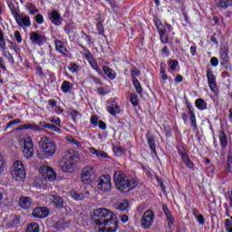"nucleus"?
I'll return each instance as SVG.
<instances>
[{
  "label": "nucleus",
  "instance_id": "nucleus-55",
  "mask_svg": "<svg viewBox=\"0 0 232 232\" xmlns=\"http://www.w3.org/2000/svg\"><path fill=\"white\" fill-rule=\"evenodd\" d=\"M14 39L19 44L23 43V37L21 36V33H19V31L14 32Z\"/></svg>",
  "mask_w": 232,
  "mask_h": 232
},
{
  "label": "nucleus",
  "instance_id": "nucleus-53",
  "mask_svg": "<svg viewBox=\"0 0 232 232\" xmlns=\"http://www.w3.org/2000/svg\"><path fill=\"white\" fill-rule=\"evenodd\" d=\"M220 58L225 61V63H227V59H229V55L227 53V51L224 50L220 52Z\"/></svg>",
  "mask_w": 232,
  "mask_h": 232
},
{
  "label": "nucleus",
  "instance_id": "nucleus-38",
  "mask_svg": "<svg viewBox=\"0 0 232 232\" xmlns=\"http://www.w3.org/2000/svg\"><path fill=\"white\" fill-rule=\"evenodd\" d=\"M128 208H130V201L123 199L121 202H120L117 209H119L120 211H126Z\"/></svg>",
  "mask_w": 232,
  "mask_h": 232
},
{
  "label": "nucleus",
  "instance_id": "nucleus-8",
  "mask_svg": "<svg viewBox=\"0 0 232 232\" xmlns=\"http://www.w3.org/2000/svg\"><path fill=\"white\" fill-rule=\"evenodd\" d=\"M39 172L46 180H49V182H55V180H57V172L53 170L52 167L42 166Z\"/></svg>",
  "mask_w": 232,
  "mask_h": 232
},
{
  "label": "nucleus",
  "instance_id": "nucleus-52",
  "mask_svg": "<svg viewBox=\"0 0 232 232\" xmlns=\"http://www.w3.org/2000/svg\"><path fill=\"white\" fill-rule=\"evenodd\" d=\"M148 144H149L150 149L151 150V151H155V139L149 138L148 139Z\"/></svg>",
  "mask_w": 232,
  "mask_h": 232
},
{
  "label": "nucleus",
  "instance_id": "nucleus-43",
  "mask_svg": "<svg viewBox=\"0 0 232 232\" xmlns=\"http://www.w3.org/2000/svg\"><path fill=\"white\" fill-rule=\"evenodd\" d=\"M96 30L99 35H104V25H102V22L99 21L96 24Z\"/></svg>",
  "mask_w": 232,
  "mask_h": 232
},
{
  "label": "nucleus",
  "instance_id": "nucleus-58",
  "mask_svg": "<svg viewBox=\"0 0 232 232\" xmlns=\"http://www.w3.org/2000/svg\"><path fill=\"white\" fill-rule=\"evenodd\" d=\"M91 124H92V126H98L99 125V119L97 118V116L92 115L91 117Z\"/></svg>",
  "mask_w": 232,
  "mask_h": 232
},
{
  "label": "nucleus",
  "instance_id": "nucleus-47",
  "mask_svg": "<svg viewBox=\"0 0 232 232\" xmlns=\"http://www.w3.org/2000/svg\"><path fill=\"white\" fill-rule=\"evenodd\" d=\"M15 227V219H11L5 224V229H12V227Z\"/></svg>",
  "mask_w": 232,
  "mask_h": 232
},
{
  "label": "nucleus",
  "instance_id": "nucleus-28",
  "mask_svg": "<svg viewBox=\"0 0 232 232\" xmlns=\"http://www.w3.org/2000/svg\"><path fill=\"white\" fill-rule=\"evenodd\" d=\"M40 124L43 128H47V130H51L52 131H55L56 133H62L61 129L53 124L46 123L45 121H42L40 122Z\"/></svg>",
  "mask_w": 232,
  "mask_h": 232
},
{
  "label": "nucleus",
  "instance_id": "nucleus-57",
  "mask_svg": "<svg viewBox=\"0 0 232 232\" xmlns=\"http://www.w3.org/2000/svg\"><path fill=\"white\" fill-rule=\"evenodd\" d=\"M210 64H211V66H213L214 68H217V66H218V58H217V57H212L211 59H210Z\"/></svg>",
  "mask_w": 232,
  "mask_h": 232
},
{
  "label": "nucleus",
  "instance_id": "nucleus-2",
  "mask_svg": "<svg viewBox=\"0 0 232 232\" xmlns=\"http://www.w3.org/2000/svg\"><path fill=\"white\" fill-rule=\"evenodd\" d=\"M114 182L117 189L121 193H130L138 186L137 179L131 177H127L122 170H117L114 173Z\"/></svg>",
  "mask_w": 232,
  "mask_h": 232
},
{
  "label": "nucleus",
  "instance_id": "nucleus-50",
  "mask_svg": "<svg viewBox=\"0 0 232 232\" xmlns=\"http://www.w3.org/2000/svg\"><path fill=\"white\" fill-rule=\"evenodd\" d=\"M14 124H21V119H15L14 121H9L5 127V130H8V128H12Z\"/></svg>",
  "mask_w": 232,
  "mask_h": 232
},
{
  "label": "nucleus",
  "instance_id": "nucleus-5",
  "mask_svg": "<svg viewBox=\"0 0 232 232\" xmlns=\"http://www.w3.org/2000/svg\"><path fill=\"white\" fill-rule=\"evenodd\" d=\"M81 179L83 184H92L95 179H97V169H95V167L90 165L85 166L82 169Z\"/></svg>",
  "mask_w": 232,
  "mask_h": 232
},
{
  "label": "nucleus",
  "instance_id": "nucleus-62",
  "mask_svg": "<svg viewBox=\"0 0 232 232\" xmlns=\"http://www.w3.org/2000/svg\"><path fill=\"white\" fill-rule=\"evenodd\" d=\"M184 81V77L180 74H177L175 77V82H182Z\"/></svg>",
  "mask_w": 232,
  "mask_h": 232
},
{
  "label": "nucleus",
  "instance_id": "nucleus-34",
  "mask_svg": "<svg viewBox=\"0 0 232 232\" xmlns=\"http://www.w3.org/2000/svg\"><path fill=\"white\" fill-rule=\"evenodd\" d=\"M26 232H40L39 224L31 222L26 228Z\"/></svg>",
  "mask_w": 232,
  "mask_h": 232
},
{
  "label": "nucleus",
  "instance_id": "nucleus-6",
  "mask_svg": "<svg viewBox=\"0 0 232 232\" xmlns=\"http://www.w3.org/2000/svg\"><path fill=\"white\" fill-rule=\"evenodd\" d=\"M142 229H150L155 224V213L152 210H146L141 217Z\"/></svg>",
  "mask_w": 232,
  "mask_h": 232
},
{
  "label": "nucleus",
  "instance_id": "nucleus-15",
  "mask_svg": "<svg viewBox=\"0 0 232 232\" xmlns=\"http://www.w3.org/2000/svg\"><path fill=\"white\" fill-rule=\"evenodd\" d=\"M32 215L34 218H46L50 215V210L46 207H39L33 210Z\"/></svg>",
  "mask_w": 232,
  "mask_h": 232
},
{
  "label": "nucleus",
  "instance_id": "nucleus-40",
  "mask_svg": "<svg viewBox=\"0 0 232 232\" xmlns=\"http://www.w3.org/2000/svg\"><path fill=\"white\" fill-rule=\"evenodd\" d=\"M132 84L138 93H142V87L140 86V82H139L137 78L132 80Z\"/></svg>",
  "mask_w": 232,
  "mask_h": 232
},
{
  "label": "nucleus",
  "instance_id": "nucleus-51",
  "mask_svg": "<svg viewBox=\"0 0 232 232\" xmlns=\"http://www.w3.org/2000/svg\"><path fill=\"white\" fill-rule=\"evenodd\" d=\"M49 121L53 124H57V126H61V118H59V117H50Z\"/></svg>",
  "mask_w": 232,
  "mask_h": 232
},
{
  "label": "nucleus",
  "instance_id": "nucleus-35",
  "mask_svg": "<svg viewBox=\"0 0 232 232\" xmlns=\"http://www.w3.org/2000/svg\"><path fill=\"white\" fill-rule=\"evenodd\" d=\"M13 17H15V15H17L19 14V11H17V9L15 8V5H14V0H12L11 2H7L6 3Z\"/></svg>",
  "mask_w": 232,
  "mask_h": 232
},
{
  "label": "nucleus",
  "instance_id": "nucleus-14",
  "mask_svg": "<svg viewBox=\"0 0 232 232\" xmlns=\"http://www.w3.org/2000/svg\"><path fill=\"white\" fill-rule=\"evenodd\" d=\"M207 79L208 87L211 92H217V76H215V73H213V71L211 69L207 70Z\"/></svg>",
  "mask_w": 232,
  "mask_h": 232
},
{
  "label": "nucleus",
  "instance_id": "nucleus-18",
  "mask_svg": "<svg viewBox=\"0 0 232 232\" xmlns=\"http://www.w3.org/2000/svg\"><path fill=\"white\" fill-rule=\"evenodd\" d=\"M63 160L72 162V164H77V161L79 160V152L73 150H69L65 153Z\"/></svg>",
  "mask_w": 232,
  "mask_h": 232
},
{
  "label": "nucleus",
  "instance_id": "nucleus-22",
  "mask_svg": "<svg viewBox=\"0 0 232 232\" xmlns=\"http://www.w3.org/2000/svg\"><path fill=\"white\" fill-rule=\"evenodd\" d=\"M70 195L74 200H84L86 195H89V192H77L75 190H71Z\"/></svg>",
  "mask_w": 232,
  "mask_h": 232
},
{
  "label": "nucleus",
  "instance_id": "nucleus-25",
  "mask_svg": "<svg viewBox=\"0 0 232 232\" xmlns=\"http://www.w3.org/2000/svg\"><path fill=\"white\" fill-rule=\"evenodd\" d=\"M61 90L64 93H72V90H73V84L69 81H63L61 85Z\"/></svg>",
  "mask_w": 232,
  "mask_h": 232
},
{
  "label": "nucleus",
  "instance_id": "nucleus-4",
  "mask_svg": "<svg viewBox=\"0 0 232 232\" xmlns=\"http://www.w3.org/2000/svg\"><path fill=\"white\" fill-rule=\"evenodd\" d=\"M10 173L14 180L16 182H23L26 178V170L24 169L23 161L15 160L11 167Z\"/></svg>",
  "mask_w": 232,
  "mask_h": 232
},
{
  "label": "nucleus",
  "instance_id": "nucleus-59",
  "mask_svg": "<svg viewBox=\"0 0 232 232\" xmlns=\"http://www.w3.org/2000/svg\"><path fill=\"white\" fill-rule=\"evenodd\" d=\"M130 75L132 77V80L137 79V77H139V75H140V72H139V70H137V69H133L130 72Z\"/></svg>",
  "mask_w": 232,
  "mask_h": 232
},
{
  "label": "nucleus",
  "instance_id": "nucleus-1",
  "mask_svg": "<svg viewBox=\"0 0 232 232\" xmlns=\"http://www.w3.org/2000/svg\"><path fill=\"white\" fill-rule=\"evenodd\" d=\"M92 220L99 232H117L119 229L117 215L106 208L94 209Z\"/></svg>",
  "mask_w": 232,
  "mask_h": 232
},
{
  "label": "nucleus",
  "instance_id": "nucleus-44",
  "mask_svg": "<svg viewBox=\"0 0 232 232\" xmlns=\"http://www.w3.org/2000/svg\"><path fill=\"white\" fill-rule=\"evenodd\" d=\"M166 218H167L169 227H172L173 224H175V218L173 217V215L167 214Z\"/></svg>",
  "mask_w": 232,
  "mask_h": 232
},
{
  "label": "nucleus",
  "instance_id": "nucleus-11",
  "mask_svg": "<svg viewBox=\"0 0 232 232\" xmlns=\"http://www.w3.org/2000/svg\"><path fill=\"white\" fill-rule=\"evenodd\" d=\"M155 26L160 34L161 43L166 44L168 41H169L168 34L166 33V27H164V24H162V22H160L159 19L155 20Z\"/></svg>",
  "mask_w": 232,
  "mask_h": 232
},
{
  "label": "nucleus",
  "instance_id": "nucleus-45",
  "mask_svg": "<svg viewBox=\"0 0 232 232\" xmlns=\"http://www.w3.org/2000/svg\"><path fill=\"white\" fill-rule=\"evenodd\" d=\"M73 30H75V25L73 24H66L64 26V32L65 34H68V35H70V34H73Z\"/></svg>",
  "mask_w": 232,
  "mask_h": 232
},
{
  "label": "nucleus",
  "instance_id": "nucleus-33",
  "mask_svg": "<svg viewBox=\"0 0 232 232\" xmlns=\"http://www.w3.org/2000/svg\"><path fill=\"white\" fill-rule=\"evenodd\" d=\"M19 130H34L35 131H38L39 127L35 125V123H25L24 125H21L19 127Z\"/></svg>",
  "mask_w": 232,
  "mask_h": 232
},
{
  "label": "nucleus",
  "instance_id": "nucleus-60",
  "mask_svg": "<svg viewBox=\"0 0 232 232\" xmlns=\"http://www.w3.org/2000/svg\"><path fill=\"white\" fill-rule=\"evenodd\" d=\"M69 70L72 72V73H76L77 70H79V66H77L75 63H72L70 65Z\"/></svg>",
  "mask_w": 232,
  "mask_h": 232
},
{
  "label": "nucleus",
  "instance_id": "nucleus-54",
  "mask_svg": "<svg viewBox=\"0 0 232 232\" xmlns=\"http://www.w3.org/2000/svg\"><path fill=\"white\" fill-rule=\"evenodd\" d=\"M35 22L37 23V24H43V23H44V17L43 16V14H36Z\"/></svg>",
  "mask_w": 232,
  "mask_h": 232
},
{
  "label": "nucleus",
  "instance_id": "nucleus-26",
  "mask_svg": "<svg viewBox=\"0 0 232 232\" xmlns=\"http://www.w3.org/2000/svg\"><path fill=\"white\" fill-rule=\"evenodd\" d=\"M218 137L221 148L226 150V148H227V136L226 135V132H224V130H220Z\"/></svg>",
  "mask_w": 232,
  "mask_h": 232
},
{
  "label": "nucleus",
  "instance_id": "nucleus-27",
  "mask_svg": "<svg viewBox=\"0 0 232 232\" xmlns=\"http://www.w3.org/2000/svg\"><path fill=\"white\" fill-rule=\"evenodd\" d=\"M195 106L196 108H198V110H200V111H204V110H208V103L202 98H198L196 100Z\"/></svg>",
  "mask_w": 232,
  "mask_h": 232
},
{
  "label": "nucleus",
  "instance_id": "nucleus-3",
  "mask_svg": "<svg viewBox=\"0 0 232 232\" xmlns=\"http://www.w3.org/2000/svg\"><path fill=\"white\" fill-rule=\"evenodd\" d=\"M39 146L44 157H53L57 151V144L48 137L41 138Z\"/></svg>",
  "mask_w": 232,
  "mask_h": 232
},
{
  "label": "nucleus",
  "instance_id": "nucleus-31",
  "mask_svg": "<svg viewBox=\"0 0 232 232\" xmlns=\"http://www.w3.org/2000/svg\"><path fill=\"white\" fill-rule=\"evenodd\" d=\"M102 71L107 75V77H109V79H111V81H113V79L117 77V74L115 73V72L108 66H103Z\"/></svg>",
  "mask_w": 232,
  "mask_h": 232
},
{
  "label": "nucleus",
  "instance_id": "nucleus-64",
  "mask_svg": "<svg viewBox=\"0 0 232 232\" xmlns=\"http://www.w3.org/2000/svg\"><path fill=\"white\" fill-rule=\"evenodd\" d=\"M48 103H49V106H52V108H55V106H57V101L55 100H49Z\"/></svg>",
  "mask_w": 232,
  "mask_h": 232
},
{
  "label": "nucleus",
  "instance_id": "nucleus-48",
  "mask_svg": "<svg viewBox=\"0 0 232 232\" xmlns=\"http://www.w3.org/2000/svg\"><path fill=\"white\" fill-rule=\"evenodd\" d=\"M225 229L227 232H232V221L229 219L225 220Z\"/></svg>",
  "mask_w": 232,
  "mask_h": 232
},
{
  "label": "nucleus",
  "instance_id": "nucleus-24",
  "mask_svg": "<svg viewBox=\"0 0 232 232\" xmlns=\"http://www.w3.org/2000/svg\"><path fill=\"white\" fill-rule=\"evenodd\" d=\"M55 48L56 51L60 53H63V55H68V49L66 48V46H64V44H63L61 40L55 41Z\"/></svg>",
  "mask_w": 232,
  "mask_h": 232
},
{
  "label": "nucleus",
  "instance_id": "nucleus-12",
  "mask_svg": "<svg viewBox=\"0 0 232 232\" xmlns=\"http://www.w3.org/2000/svg\"><path fill=\"white\" fill-rule=\"evenodd\" d=\"M14 19L16 22V24L21 27L28 28L32 26V20H30V16L25 14H20L19 13L17 15L14 16Z\"/></svg>",
  "mask_w": 232,
  "mask_h": 232
},
{
  "label": "nucleus",
  "instance_id": "nucleus-7",
  "mask_svg": "<svg viewBox=\"0 0 232 232\" xmlns=\"http://www.w3.org/2000/svg\"><path fill=\"white\" fill-rule=\"evenodd\" d=\"M98 189L101 193H108L109 191H111V177L110 175L100 177Z\"/></svg>",
  "mask_w": 232,
  "mask_h": 232
},
{
  "label": "nucleus",
  "instance_id": "nucleus-36",
  "mask_svg": "<svg viewBox=\"0 0 232 232\" xmlns=\"http://www.w3.org/2000/svg\"><path fill=\"white\" fill-rule=\"evenodd\" d=\"M0 48L2 52H5L6 50V42L5 41V33H3V30L0 28Z\"/></svg>",
  "mask_w": 232,
  "mask_h": 232
},
{
  "label": "nucleus",
  "instance_id": "nucleus-41",
  "mask_svg": "<svg viewBox=\"0 0 232 232\" xmlns=\"http://www.w3.org/2000/svg\"><path fill=\"white\" fill-rule=\"evenodd\" d=\"M56 229H66L68 223L64 222V219H61L55 225Z\"/></svg>",
  "mask_w": 232,
  "mask_h": 232
},
{
  "label": "nucleus",
  "instance_id": "nucleus-30",
  "mask_svg": "<svg viewBox=\"0 0 232 232\" xmlns=\"http://www.w3.org/2000/svg\"><path fill=\"white\" fill-rule=\"evenodd\" d=\"M24 7L29 12L30 15H35V14L39 12V9L32 3L25 4Z\"/></svg>",
  "mask_w": 232,
  "mask_h": 232
},
{
  "label": "nucleus",
  "instance_id": "nucleus-37",
  "mask_svg": "<svg viewBox=\"0 0 232 232\" xmlns=\"http://www.w3.org/2000/svg\"><path fill=\"white\" fill-rule=\"evenodd\" d=\"M232 5V0H219L218 6L219 8H223L226 10L227 8H229Z\"/></svg>",
  "mask_w": 232,
  "mask_h": 232
},
{
  "label": "nucleus",
  "instance_id": "nucleus-61",
  "mask_svg": "<svg viewBox=\"0 0 232 232\" xmlns=\"http://www.w3.org/2000/svg\"><path fill=\"white\" fill-rule=\"evenodd\" d=\"M67 142H70V144H75L77 142V140L72 136H67L66 138Z\"/></svg>",
  "mask_w": 232,
  "mask_h": 232
},
{
  "label": "nucleus",
  "instance_id": "nucleus-20",
  "mask_svg": "<svg viewBox=\"0 0 232 232\" xmlns=\"http://www.w3.org/2000/svg\"><path fill=\"white\" fill-rule=\"evenodd\" d=\"M49 19L53 24H55V26H61V14L57 10L51 12Z\"/></svg>",
  "mask_w": 232,
  "mask_h": 232
},
{
  "label": "nucleus",
  "instance_id": "nucleus-21",
  "mask_svg": "<svg viewBox=\"0 0 232 232\" xmlns=\"http://www.w3.org/2000/svg\"><path fill=\"white\" fill-rule=\"evenodd\" d=\"M179 155L181 157L182 161L187 166V168L193 169L195 165L193 164V161L189 160V156L188 155V153L179 151Z\"/></svg>",
  "mask_w": 232,
  "mask_h": 232
},
{
  "label": "nucleus",
  "instance_id": "nucleus-32",
  "mask_svg": "<svg viewBox=\"0 0 232 232\" xmlns=\"http://www.w3.org/2000/svg\"><path fill=\"white\" fill-rule=\"evenodd\" d=\"M87 61L89 62L93 70L99 72V65L97 64L95 59H93V55H92V53L87 54Z\"/></svg>",
  "mask_w": 232,
  "mask_h": 232
},
{
  "label": "nucleus",
  "instance_id": "nucleus-10",
  "mask_svg": "<svg viewBox=\"0 0 232 232\" xmlns=\"http://www.w3.org/2000/svg\"><path fill=\"white\" fill-rule=\"evenodd\" d=\"M30 41L31 43H33V44H38V46H43V44L46 43V35L39 31L32 32L30 34Z\"/></svg>",
  "mask_w": 232,
  "mask_h": 232
},
{
  "label": "nucleus",
  "instance_id": "nucleus-49",
  "mask_svg": "<svg viewBox=\"0 0 232 232\" xmlns=\"http://www.w3.org/2000/svg\"><path fill=\"white\" fill-rule=\"evenodd\" d=\"M169 64L170 66V70L174 72V70H177V66H179V61L177 60H170L169 62Z\"/></svg>",
  "mask_w": 232,
  "mask_h": 232
},
{
  "label": "nucleus",
  "instance_id": "nucleus-39",
  "mask_svg": "<svg viewBox=\"0 0 232 232\" xmlns=\"http://www.w3.org/2000/svg\"><path fill=\"white\" fill-rule=\"evenodd\" d=\"M188 110L190 113V122L192 124V128L197 130V117L195 116V111H193L191 108H188Z\"/></svg>",
  "mask_w": 232,
  "mask_h": 232
},
{
  "label": "nucleus",
  "instance_id": "nucleus-13",
  "mask_svg": "<svg viewBox=\"0 0 232 232\" xmlns=\"http://www.w3.org/2000/svg\"><path fill=\"white\" fill-rule=\"evenodd\" d=\"M107 111L111 115H117L121 113V106L119 105V102H117V99L110 100L107 102Z\"/></svg>",
  "mask_w": 232,
  "mask_h": 232
},
{
  "label": "nucleus",
  "instance_id": "nucleus-9",
  "mask_svg": "<svg viewBox=\"0 0 232 232\" xmlns=\"http://www.w3.org/2000/svg\"><path fill=\"white\" fill-rule=\"evenodd\" d=\"M23 155L25 159H30L34 155V141L31 137L24 139Z\"/></svg>",
  "mask_w": 232,
  "mask_h": 232
},
{
  "label": "nucleus",
  "instance_id": "nucleus-42",
  "mask_svg": "<svg viewBox=\"0 0 232 232\" xmlns=\"http://www.w3.org/2000/svg\"><path fill=\"white\" fill-rule=\"evenodd\" d=\"M70 115H71V117H72V121L74 122H75V121H77V119H79V117H81V113L74 109L70 110Z\"/></svg>",
  "mask_w": 232,
  "mask_h": 232
},
{
  "label": "nucleus",
  "instance_id": "nucleus-63",
  "mask_svg": "<svg viewBox=\"0 0 232 232\" xmlns=\"http://www.w3.org/2000/svg\"><path fill=\"white\" fill-rule=\"evenodd\" d=\"M98 126H99V128H100L101 130H106V123H105L104 121H100L98 122Z\"/></svg>",
  "mask_w": 232,
  "mask_h": 232
},
{
  "label": "nucleus",
  "instance_id": "nucleus-19",
  "mask_svg": "<svg viewBox=\"0 0 232 232\" xmlns=\"http://www.w3.org/2000/svg\"><path fill=\"white\" fill-rule=\"evenodd\" d=\"M32 204H34V201L30 197H22L19 199V206L22 209H30L32 208Z\"/></svg>",
  "mask_w": 232,
  "mask_h": 232
},
{
  "label": "nucleus",
  "instance_id": "nucleus-46",
  "mask_svg": "<svg viewBox=\"0 0 232 232\" xmlns=\"http://www.w3.org/2000/svg\"><path fill=\"white\" fill-rule=\"evenodd\" d=\"M130 102L132 106H139V96L137 94H130Z\"/></svg>",
  "mask_w": 232,
  "mask_h": 232
},
{
  "label": "nucleus",
  "instance_id": "nucleus-17",
  "mask_svg": "<svg viewBox=\"0 0 232 232\" xmlns=\"http://www.w3.org/2000/svg\"><path fill=\"white\" fill-rule=\"evenodd\" d=\"M48 198L52 202H53L55 208L58 209H63V208H64V201L63 200V198L57 196L55 192H51Z\"/></svg>",
  "mask_w": 232,
  "mask_h": 232
},
{
  "label": "nucleus",
  "instance_id": "nucleus-29",
  "mask_svg": "<svg viewBox=\"0 0 232 232\" xmlns=\"http://www.w3.org/2000/svg\"><path fill=\"white\" fill-rule=\"evenodd\" d=\"M112 151L116 157H122L126 153V149L122 146H113Z\"/></svg>",
  "mask_w": 232,
  "mask_h": 232
},
{
  "label": "nucleus",
  "instance_id": "nucleus-23",
  "mask_svg": "<svg viewBox=\"0 0 232 232\" xmlns=\"http://www.w3.org/2000/svg\"><path fill=\"white\" fill-rule=\"evenodd\" d=\"M89 151L98 159H108V153L104 152V150H97L95 148L91 147L89 148Z\"/></svg>",
  "mask_w": 232,
  "mask_h": 232
},
{
  "label": "nucleus",
  "instance_id": "nucleus-56",
  "mask_svg": "<svg viewBox=\"0 0 232 232\" xmlns=\"http://www.w3.org/2000/svg\"><path fill=\"white\" fill-rule=\"evenodd\" d=\"M196 218L200 226H204V224H206V219H204V216H202V214L196 216Z\"/></svg>",
  "mask_w": 232,
  "mask_h": 232
},
{
  "label": "nucleus",
  "instance_id": "nucleus-16",
  "mask_svg": "<svg viewBox=\"0 0 232 232\" xmlns=\"http://www.w3.org/2000/svg\"><path fill=\"white\" fill-rule=\"evenodd\" d=\"M62 171L65 173H73L75 171V163L69 161L67 160H62L60 163Z\"/></svg>",
  "mask_w": 232,
  "mask_h": 232
}]
</instances>
